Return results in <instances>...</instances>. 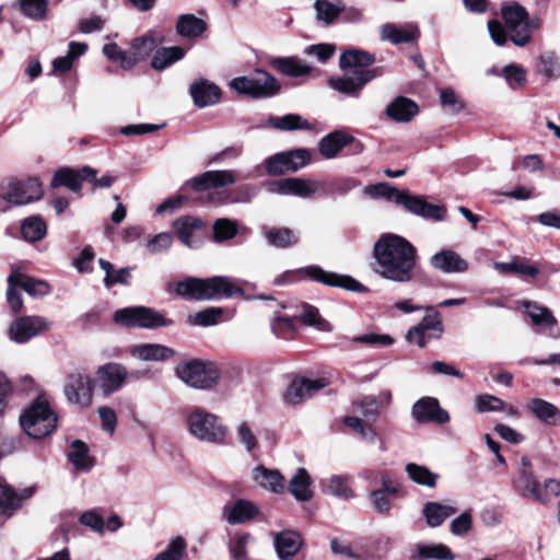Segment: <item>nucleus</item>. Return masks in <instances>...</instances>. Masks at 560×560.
Here are the masks:
<instances>
[{"instance_id":"1","label":"nucleus","mask_w":560,"mask_h":560,"mask_svg":"<svg viewBox=\"0 0 560 560\" xmlns=\"http://www.w3.org/2000/svg\"><path fill=\"white\" fill-rule=\"evenodd\" d=\"M375 272L383 279L406 283L415 278L417 248L405 237L387 233L374 244Z\"/></svg>"},{"instance_id":"2","label":"nucleus","mask_w":560,"mask_h":560,"mask_svg":"<svg viewBox=\"0 0 560 560\" xmlns=\"http://www.w3.org/2000/svg\"><path fill=\"white\" fill-rule=\"evenodd\" d=\"M177 295L189 300L207 301L243 295L244 290L228 277L200 279L188 277L176 283Z\"/></svg>"},{"instance_id":"3","label":"nucleus","mask_w":560,"mask_h":560,"mask_svg":"<svg viewBox=\"0 0 560 560\" xmlns=\"http://www.w3.org/2000/svg\"><path fill=\"white\" fill-rule=\"evenodd\" d=\"M57 416L42 396L31 402L20 416L23 431L32 439H43L57 427Z\"/></svg>"},{"instance_id":"4","label":"nucleus","mask_w":560,"mask_h":560,"mask_svg":"<svg viewBox=\"0 0 560 560\" xmlns=\"http://www.w3.org/2000/svg\"><path fill=\"white\" fill-rule=\"evenodd\" d=\"M229 85L236 93L255 98L271 97L280 90L277 79L264 70H256L248 75L234 78Z\"/></svg>"},{"instance_id":"5","label":"nucleus","mask_w":560,"mask_h":560,"mask_svg":"<svg viewBox=\"0 0 560 560\" xmlns=\"http://www.w3.org/2000/svg\"><path fill=\"white\" fill-rule=\"evenodd\" d=\"M502 18L510 32L511 40L520 47L529 43L532 33L539 27L537 21H529L525 8L517 2H508L501 9Z\"/></svg>"},{"instance_id":"6","label":"nucleus","mask_w":560,"mask_h":560,"mask_svg":"<svg viewBox=\"0 0 560 560\" xmlns=\"http://www.w3.org/2000/svg\"><path fill=\"white\" fill-rule=\"evenodd\" d=\"M187 423L190 434L200 441L221 444L225 440V425L210 412L197 408L189 415Z\"/></svg>"},{"instance_id":"7","label":"nucleus","mask_w":560,"mask_h":560,"mask_svg":"<svg viewBox=\"0 0 560 560\" xmlns=\"http://www.w3.org/2000/svg\"><path fill=\"white\" fill-rule=\"evenodd\" d=\"M175 371L182 382L197 389H210L220 378V373L213 363L199 360L180 363Z\"/></svg>"},{"instance_id":"8","label":"nucleus","mask_w":560,"mask_h":560,"mask_svg":"<svg viewBox=\"0 0 560 560\" xmlns=\"http://www.w3.org/2000/svg\"><path fill=\"white\" fill-rule=\"evenodd\" d=\"M114 322L128 328H158L172 324L160 312L145 306H131L117 310L113 315Z\"/></svg>"},{"instance_id":"9","label":"nucleus","mask_w":560,"mask_h":560,"mask_svg":"<svg viewBox=\"0 0 560 560\" xmlns=\"http://www.w3.org/2000/svg\"><path fill=\"white\" fill-rule=\"evenodd\" d=\"M42 185L37 178H10L0 184V199L11 206H23L42 198Z\"/></svg>"},{"instance_id":"10","label":"nucleus","mask_w":560,"mask_h":560,"mask_svg":"<svg viewBox=\"0 0 560 560\" xmlns=\"http://www.w3.org/2000/svg\"><path fill=\"white\" fill-rule=\"evenodd\" d=\"M94 380L83 370L70 373L65 382L63 394L72 405L88 407L92 404Z\"/></svg>"},{"instance_id":"11","label":"nucleus","mask_w":560,"mask_h":560,"mask_svg":"<svg viewBox=\"0 0 560 560\" xmlns=\"http://www.w3.org/2000/svg\"><path fill=\"white\" fill-rule=\"evenodd\" d=\"M428 311L422 320L411 327L407 332V340L420 348H424L430 341L440 339L443 334L442 316L434 311L432 306L425 307Z\"/></svg>"},{"instance_id":"12","label":"nucleus","mask_w":560,"mask_h":560,"mask_svg":"<svg viewBox=\"0 0 560 560\" xmlns=\"http://www.w3.org/2000/svg\"><path fill=\"white\" fill-rule=\"evenodd\" d=\"M311 162V152L307 149H295L277 153L265 160V167L270 175H281L287 172H296Z\"/></svg>"},{"instance_id":"13","label":"nucleus","mask_w":560,"mask_h":560,"mask_svg":"<svg viewBox=\"0 0 560 560\" xmlns=\"http://www.w3.org/2000/svg\"><path fill=\"white\" fill-rule=\"evenodd\" d=\"M49 322L42 316L26 315L16 317L10 325L9 338L16 343H25L32 338L45 332Z\"/></svg>"},{"instance_id":"14","label":"nucleus","mask_w":560,"mask_h":560,"mask_svg":"<svg viewBox=\"0 0 560 560\" xmlns=\"http://www.w3.org/2000/svg\"><path fill=\"white\" fill-rule=\"evenodd\" d=\"M398 205L409 213L423 219L435 221H443L445 219L446 211L442 206L430 203L425 197L412 195L408 190H402Z\"/></svg>"},{"instance_id":"15","label":"nucleus","mask_w":560,"mask_h":560,"mask_svg":"<svg viewBox=\"0 0 560 560\" xmlns=\"http://www.w3.org/2000/svg\"><path fill=\"white\" fill-rule=\"evenodd\" d=\"M236 183V172L233 170L207 171L202 174L188 179L184 187H189L196 191L208 189H218L232 186Z\"/></svg>"},{"instance_id":"16","label":"nucleus","mask_w":560,"mask_h":560,"mask_svg":"<svg viewBox=\"0 0 560 560\" xmlns=\"http://www.w3.org/2000/svg\"><path fill=\"white\" fill-rule=\"evenodd\" d=\"M381 75V71L360 72V75L345 71L340 77H334L328 80V84L335 91L348 96L357 97L366 83Z\"/></svg>"},{"instance_id":"17","label":"nucleus","mask_w":560,"mask_h":560,"mask_svg":"<svg viewBox=\"0 0 560 560\" xmlns=\"http://www.w3.org/2000/svg\"><path fill=\"white\" fill-rule=\"evenodd\" d=\"M302 271L311 279L329 287L341 288L352 292H368V289L351 276L328 272L317 266L306 267Z\"/></svg>"},{"instance_id":"18","label":"nucleus","mask_w":560,"mask_h":560,"mask_svg":"<svg viewBox=\"0 0 560 560\" xmlns=\"http://www.w3.org/2000/svg\"><path fill=\"white\" fill-rule=\"evenodd\" d=\"M95 384L104 395L118 392L128 377L127 369L119 363H106L96 370Z\"/></svg>"},{"instance_id":"19","label":"nucleus","mask_w":560,"mask_h":560,"mask_svg":"<svg viewBox=\"0 0 560 560\" xmlns=\"http://www.w3.org/2000/svg\"><path fill=\"white\" fill-rule=\"evenodd\" d=\"M327 385L328 382L326 378H295L287 388L284 393V400L291 405L301 404Z\"/></svg>"},{"instance_id":"20","label":"nucleus","mask_w":560,"mask_h":560,"mask_svg":"<svg viewBox=\"0 0 560 560\" xmlns=\"http://www.w3.org/2000/svg\"><path fill=\"white\" fill-rule=\"evenodd\" d=\"M412 417L421 423H446L450 420L448 412L441 408L438 399L424 397L412 406Z\"/></svg>"},{"instance_id":"21","label":"nucleus","mask_w":560,"mask_h":560,"mask_svg":"<svg viewBox=\"0 0 560 560\" xmlns=\"http://www.w3.org/2000/svg\"><path fill=\"white\" fill-rule=\"evenodd\" d=\"M34 494L33 488H25L21 492L15 491L4 480L0 479V515L7 518L21 509L23 501Z\"/></svg>"},{"instance_id":"22","label":"nucleus","mask_w":560,"mask_h":560,"mask_svg":"<svg viewBox=\"0 0 560 560\" xmlns=\"http://www.w3.org/2000/svg\"><path fill=\"white\" fill-rule=\"evenodd\" d=\"M267 245L277 249H287L299 244V233L287 226L262 225L259 229Z\"/></svg>"},{"instance_id":"23","label":"nucleus","mask_w":560,"mask_h":560,"mask_svg":"<svg viewBox=\"0 0 560 560\" xmlns=\"http://www.w3.org/2000/svg\"><path fill=\"white\" fill-rule=\"evenodd\" d=\"M374 61V56L366 51L359 49H348L341 54L339 58V66L343 71H349L353 74L360 75V72L380 71L377 68H369V66H371Z\"/></svg>"},{"instance_id":"24","label":"nucleus","mask_w":560,"mask_h":560,"mask_svg":"<svg viewBox=\"0 0 560 560\" xmlns=\"http://www.w3.org/2000/svg\"><path fill=\"white\" fill-rule=\"evenodd\" d=\"M430 265L444 273H462L468 270V262L453 249L434 254L430 258Z\"/></svg>"},{"instance_id":"25","label":"nucleus","mask_w":560,"mask_h":560,"mask_svg":"<svg viewBox=\"0 0 560 560\" xmlns=\"http://www.w3.org/2000/svg\"><path fill=\"white\" fill-rule=\"evenodd\" d=\"M539 483L532 471L530 459L522 456L517 477L513 481L515 490L524 498H534Z\"/></svg>"},{"instance_id":"26","label":"nucleus","mask_w":560,"mask_h":560,"mask_svg":"<svg viewBox=\"0 0 560 560\" xmlns=\"http://www.w3.org/2000/svg\"><path fill=\"white\" fill-rule=\"evenodd\" d=\"M8 283H16L27 294L35 298L45 296L51 291L50 285L46 281L31 278L15 267H12V271L8 277Z\"/></svg>"},{"instance_id":"27","label":"nucleus","mask_w":560,"mask_h":560,"mask_svg":"<svg viewBox=\"0 0 560 560\" xmlns=\"http://www.w3.org/2000/svg\"><path fill=\"white\" fill-rule=\"evenodd\" d=\"M162 40L153 31L136 37L130 43V63L135 67L138 62L145 60Z\"/></svg>"},{"instance_id":"28","label":"nucleus","mask_w":560,"mask_h":560,"mask_svg":"<svg viewBox=\"0 0 560 560\" xmlns=\"http://www.w3.org/2000/svg\"><path fill=\"white\" fill-rule=\"evenodd\" d=\"M258 514V508L250 501L236 500L225 504L223 517L229 524H241L254 518Z\"/></svg>"},{"instance_id":"29","label":"nucleus","mask_w":560,"mask_h":560,"mask_svg":"<svg viewBox=\"0 0 560 560\" xmlns=\"http://www.w3.org/2000/svg\"><path fill=\"white\" fill-rule=\"evenodd\" d=\"M190 95L198 107L213 105L220 98L221 92L218 85L200 79L190 85Z\"/></svg>"},{"instance_id":"30","label":"nucleus","mask_w":560,"mask_h":560,"mask_svg":"<svg viewBox=\"0 0 560 560\" xmlns=\"http://www.w3.org/2000/svg\"><path fill=\"white\" fill-rule=\"evenodd\" d=\"M129 353L141 361H165L173 358L175 351L160 343H141L131 347Z\"/></svg>"},{"instance_id":"31","label":"nucleus","mask_w":560,"mask_h":560,"mask_svg":"<svg viewBox=\"0 0 560 560\" xmlns=\"http://www.w3.org/2000/svg\"><path fill=\"white\" fill-rule=\"evenodd\" d=\"M302 545V537L294 530H283L275 537V547L281 560L293 558L300 551Z\"/></svg>"},{"instance_id":"32","label":"nucleus","mask_w":560,"mask_h":560,"mask_svg":"<svg viewBox=\"0 0 560 560\" xmlns=\"http://www.w3.org/2000/svg\"><path fill=\"white\" fill-rule=\"evenodd\" d=\"M392 401V394L383 390L378 395L365 396L359 404V412L365 420L375 421L381 410L387 407Z\"/></svg>"},{"instance_id":"33","label":"nucleus","mask_w":560,"mask_h":560,"mask_svg":"<svg viewBox=\"0 0 560 560\" xmlns=\"http://www.w3.org/2000/svg\"><path fill=\"white\" fill-rule=\"evenodd\" d=\"M353 138L341 130L332 131L320 139L318 143L319 153L325 159H334L339 151L350 144Z\"/></svg>"},{"instance_id":"34","label":"nucleus","mask_w":560,"mask_h":560,"mask_svg":"<svg viewBox=\"0 0 560 560\" xmlns=\"http://www.w3.org/2000/svg\"><path fill=\"white\" fill-rule=\"evenodd\" d=\"M253 479L260 487L276 493L283 492L285 488L284 477L278 470L268 469L265 466L254 468Z\"/></svg>"},{"instance_id":"35","label":"nucleus","mask_w":560,"mask_h":560,"mask_svg":"<svg viewBox=\"0 0 560 560\" xmlns=\"http://www.w3.org/2000/svg\"><path fill=\"white\" fill-rule=\"evenodd\" d=\"M418 113V105L411 100L398 96L386 107V115L398 122L410 121Z\"/></svg>"},{"instance_id":"36","label":"nucleus","mask_w":560,"mask_h":560,"mask_svg":"<svg viewBox=\"0 0 560 560\" xmlns=\"http://www.w3.org/2000/svg\"><path fill=\"white\" fill-rule=\"evenodd\" d=\"M457 512V508L440 502H427L423 505L422 514L430 527H439L444 521Z\"/></svg>"},{"instance_id":"37","label":"nucleus","mask_w":560,"mask_h":560,"mask_svg":"<svg viewBox=\"0 0 560 560\" xmlns=\"http://www.w3.org/2000/svg\"><path fill=\"white\" fill-rule=\"evenodd\" d=\"M381 39L394 45L413 42L418 35L417 27L407 25L398 27L395 24L387 23L381 27Z\"/></svg>"},{"instance_id":"38","label":"nucleus","mask_w":560,"mask_h":560,"mask_svg":"<svg viewBox=\"0 0 560 560\" xmlns=\"http://www.w3.org/2000/svg\"><path fill=\"white\" fill-rule=\"evenodd\" d=\"M271 65L284 75L293 78L307 75L312 71L311 66L295 57L272 58Z\"/></svg>"},{"instance_id":"39","label":"nucleus","mask_w":560,"mask_h":560,"mask_svg":"<svg viewBox=\"0 0 560 560\" xmlns=\"http://www.w3.org/2000/svg\"><path fill=\"white\" fill-rule=\"evenodd\" d=\"M518 304L526 310V314L534 325L546 328L556 326L557 319L549 308L527 300L520 301Z\"/></svg>"},{"instance_id":"40","label":"nucleus","mask_w":560,"mask_h":560,"mask_svg":"<svg viewBox=\"0 0 560 560\" xmlns=\"http://www.w3.org/2000/svg\"><path fill=\"white\" fill-rule=\"evenodd\" d=\"M488 74L503 78L506 84L513 90L523 88L527 82L526 70L522 66H518L516 63L508 65L502 69L493 67L488 71Z\"/></svg>"},{"instance_id":"41","label":"nucleus","mask_w":560,"mask_h":560,"mask_svg":"<svg viewBox=\"0 0 560 560\" xmlns=\"http://www.w3.org/2000/svg\"><path fill=\"white\" fill-rule=\"evenodd\" d=\"M528 409L544 423L560 424V410L547 400L535 398L529 401Z\"/></svg>"},{"instance_id":"42","label":"nucleus","mask_w":560,"mask_h":560,"mask_svg":"<svg viewBox=\"0 0 560 560\" xmlns=\"http://www.w3.org/2000/svg\"><path fill=\"white\" fill-rule=\"evenodd\" d=\"M289 491L300 502L311 500L313 492L311 490V478L306 469L299 468L296 470L289 481Z\"/></svg>"},{"instance_id":"43","label":"nucleus","mask_w":560,"mask_h":560,"mask_svg":"<svg viewBox=\"0 0 560 560\" xmlns=\"http://www.w3.org/2000/svg\"><path fill=\"white\" fill-rule=\"evenodd\" d=\"M83 180L82 168L80 171H74L72 168L65 167L55 173L50 185L51 187L63 186L73 192H79Z\"/></svg>"},{"instance_id":"44","label":"nucleus","mask_w":560,"mask_h":560,"mask_svg":"<svg viewBox=\"0 0 560 560\" xmlns=\"http://www.w3.org/2000/svg\"><path fill=\"white\" fill-rule=\"evenodd\" d=\"M349 480L348 476L332 475L323 480V486L329 494L340 500H350L355 497V493L351 489Z\"/></svg>"},{"instance_id":"45","label":"nucleus","mask_w":560,"mask_h":560,"mask_svg":"<svg viewBox=\"0 0 560 560\" xmlns=\"http://www.w3.org/2000/svg\"><path fill=\"white\" fill-rule=\"evenodd\" d=\"M68 459L75 469L81 471H89L93 467V458L90 456L89 447L80 440L71 443Z\"/></svg>"},{"instance_id":"46","label":"nucleus","mask_w":560,"mask_h":560,"mask_svg":"<svg viewBox=\"0 0 560 560\" xmlns=\"http://www.w3.org/2000/svg\"><path fill=\"white\" fill-rule=\"evenodd\" d=\"M207 30V23L194 14H183L176 23L177 33L187 38L200 36Z\"/></svg>"},{"instance_id":"47","label":"nucleus","mask_w":560,"mask_h":560,"mask_svg":"<svg viewBox=\"0 0 560 560\" xmlns=\"http://www.w3.org/2000/svg\"><path fill=\"white\" fill-rule=\"evenodd\" d=\"M203 226L201 220L194 217H182L174 221L173 228L177 237L183 244L188 247H192L191 237L194 233Z\"/></svg>"},{"instance_id":"48","label":"nucleus","mask_w":560,"mask_h":560,"mask_svg":"<svg viewBox=\"0 0 560 560\" xmlns=\"http://www.w3.org/2000/svg\"><path fill=\"white\" fill-rule=\"evenodd\" d=\"M47 224L39 215H32L21 223V234L26 242H37L45 237Z\"/></svg>"},{"instance_id":"49","label":"nucleus","mask_w":560,"mask_h":560,"mask_svg":"<svg viewBox=\"0 0 560 560\" xmlns=\"http://www.w3.org/2000/svg\"><path fill=\"white\" fill-rule=\"evenodd\" d=\"M267 125L283 131L308 130L311 124L298 114H288L281 117H270Z\"/></svg>"},{"instance_id":"50","label":"nucleus","mask_w":560,"mask_h":560,"mask_svg":"<svg viewBox=\"0 0 560 560\" xmlns=\"http://www.w3.org/2000/svg\"><path fill=\"white\" fill-rule=\"evenodd\" d=\"M88 45L84 43L71 42L69 44L68 54L63 57H58L52 61V69L56 73H66L71 70L73 62L77 58L84 55Z\"/></svg>"},{"instance_id":"51","label":"nucleus","mask_w":560,"mask_h":560,"mask_svg":"<svg viewBox=\"0 0 560 560\" xmlns=\"http://www.w3.org/2000/svg\"><path fill=\"white\" fill-rule=\"evenodd\" d=\"M416 552L420 560H455V555L444 544H418Z\"/></svg>"},{"instance_id":"52","label":"nucleus","mask_w":560,"mask_h":560,"mask_svg":"<svg viewBox=\"0 0 560 560\" xmlns=\"http://www.w3.org/2000/svg\"><path fill=\"white\" fill-rule=\"evenodd\" d=\"M101 269L105 272L104 284L110 288L115 284H128V280L131 276L133 268L126 267L118 270L114 269V266L108 260L101 258L98 260Z\"/></svg>"},{"instance_id":"53","label":"nucleus","mask_w":560,"mask_h":560,"mask_svg":"<svg viewBox=\"0 0 560 560\" xmlns=\"http://www.w3.org/2000/svg\"><path fill=\"white\" fill-rule=\"evenodd\" d=\"M304 325L315 327L320 331H330V324L324 319L318 310L310 304L303 303L301 305V313L296 316Z\"/></svg>"},{"instance_id":"54","label":"nucleus","mask_w":560,"mask_h":560,"mask_svg":"<svg viewBox=\"0 0 560 560\" xmlns=\"http://www.w3.org/2000/svg\"><path fill=\"white\" fill-rule=\"evenodd\" d=\"M184 55V49L178 46L161 48L156 50L151 65L155 70H163L172 63L180 60Z\"/></svg>"},{"instance_id":"55","label":"nucleus","mask_w":560,"mask_h":560,"mask_svg":"<svg viewBox=\"0 0 560 560\" xmlns=\"http://www.w3.org/2000/svg\"><path fill=\"white\" fill-rule=\"evenodd\" d=\"M406 471L413 482L429 488H434L439 478V475L430 471L425 466L413 463L407 464Z\"/></svg>"},{"instance_id":"56","label":"nucleus","mask_w":560,"mask_h":560,"mask_svg":"<svg viewBox=\"0 0 560 560\" xmlns=\"http://www.w3.org/2000/svg\"><path fill=\"white\" fill-rule=\"evenodd\" d=\"M537 69L548 79L560 78V57L553 51H545L538 58Z\"/></svg>"},{"instance_id":"57","label":"nucleus","mask_w":560,"mask_h":560,"mask_svg":"<svg viewBox=\"0 0 560 560\" xmlns=\"http://www.w3.org/2000/svg\"><path fill=\"white\" fill-rule=\"evenodd\" d=\"M316 18L325 24H330L342 12L343 5L340 1L317 0L314 4Z\"/></svg>"},{"instance_id":"58","label":"nucleus","mask_w":560,"mask_h":560,"mask_svg":"<svg viewBox=\"0 0 560 560\" xmlns=\"http://www.w3.org/2000/svg\"><path fill=\"white\" fill-rule=\"evenodd\" d=\"M364 192L372 198H384L387 201L395 202L396 205H398V199H400L402 195V190H398L388 183L366 186L364 188Z\"/></svg>"},{"instance_id":"59","label":"nucleus","mask_w":560,"mask_h":560,"mask_svg":"<svg viewBox=\"0 0 560 560\" xmlns=\"http://www.w3.org/2000/svg\"><path fill=\"white\" fill-rule=\"evenodd\" d=\"M494 268L500 272L517 273L530 278H535L539 272L535 266L528 265L521 259H514L510 262H495Z\"/></svg>"},{"instance_id":"60","label":"nucleus","mask_w":560,"mask_h":560,"mask_svg":"<svg viewBox=\"0 0 560 560\" xmlns=\"http://www.w3.org/2000/svg\"><path fill=\"white\" fill-rule=\"evenodd\" d=\"M320 187L319 183L299 177L290 178L289 195L311 198Z\"/></svg>"},{"instance_id":"61","label":"nucleus","mask_w":560,"mask_h":560,"mask_svg":"<svg viewBox=\"0 0 560 560\" xmlns=\"http://www.w3.org/2000/svg\"><path fill=\"white\" fill-rule=\"evenodd\" d=\"M237 233V222L230 219H218L213 224V237L217 242L229 241Z\"/></svg>"},{"instance_id":"62","label":"nucleus","mask_w":560,"mask_h":560,"mask_svg":"<svg viewBox=\"0 0 560 560\" xmlns=\"http://www.w3.org/2000/svg\"><path fill=\"white\" fill-rule=\"evenodd\" d=\"M20 8L27 18L42 20L46 16L48 0H20Z\"/></svg>"},{"instance_id":"63","label":"nucleus","mask_w":560,"mask_h":560,"mask_svg":"<svg viewBox=\"0 0 560 560\" xmlns=\"http://www.w3.org/2000/svg\"><path fill=\"white\" fill-rule=\"evenodd\" d=\"M560 495V481L556 479H547L542 485L539 483L538 489L533 499L548 503Z\"/></svg>"},{"instance_id":"64","label":"nucleus","mask_w":560,"mask_h":560,"mask_svg":"<svg viewBox=\"0 0 560 560\" xmlns=\"http://www.w3.org/2000/svg\"><path fill=\"white\" fill-rule=\"evenodd\" d=\"M222 314L223 311L220 307H208L190 316V323L203 327L212 326L219 322Z\"/></svg>"}]
</instances>
